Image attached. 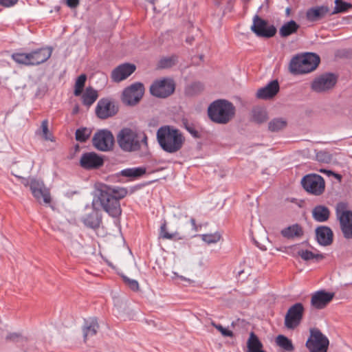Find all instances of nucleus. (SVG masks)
Returning <instances> with one entry per match:
<instances>
[{
	"instance_id": "aec40b11",
	"label": "nucleus",
	"mask_w": 352,
	"mask_h": 352,
	"mask_svg": "<svg viewBox=\"0 0 352 352\" xmlns=\"http://www.w3.org/2000/svg\"><path fill=\"white\" fill-rule=\"evenodd\" d=\"M133 64L124 63L116 67L111 72V79L113 82H119L128 78L135 71Z\"/></svg>"
},
{
	"instance_id": "b1692460",
	"label": "nucleus",
	"mask_w": 352,
	"mask_h": 352,
	"mask_svg": "<svg viewBox=\"0 0 352 352\" xmlns=\"http://www.w3.org/2000/svg\"><path fill=\"white\" fill-rule=\"evenodd\" d=\"M99 328L100 326L97 318L93 317L85 320L82 327L84 342H86L88 338L96 336Z\"/></svg>"
},
{
	"instance_id": "cd10ccee",
	"label": "nucleus",
	"mask_w": 352,
	"mask_h": 352,
	"mask_svg": "<svg viewBox=\"0 0 352 352\" xmlns=\"http://www.w3.org/2000/svg\"><path fill=\"white\" fill-rule=\"evenodd\" d=\"M300 25L294 20L285 23L279 29V34L282 38H286L296 32L299 29Z\"/></svg>"
},
{
	"instance_id": "a878e982",
	"label": "nucleus",
	"mask_w": 352,
	"mask_h": 352,
	"mask_svg": "<svg viewBox=\"0 0 352 352\" xmlns=\"http://www.w3.org/2000/svg\"><path fill=\"white\" fill-rule=\"evenodd\" d=\"M313 219L317 222H325L329 220L330 217L329 209L323 205L316 206L311 211Z\"/></svg>"
},
{
	"instance_id": "f704fd0d",
	"label": "nucleus",
	"mask_w": 352,
	"mask_h": 352,
	"mask_svg": "<svg viewBox=\"0 0 352 352\" xmlns=\"http://www.w3.org/2000/svg\"><path fill=\"white\" fill-rule=\"evenodd\" d=\"M160 236L164 239H183L185 236H180L177 232L169 233L166 231V223L164 221L160 227Z\"/></svg>"
},
{
	"instance_id": "9b49d317",
	"label": "nucleus",
	"mask_w": 352,
	"mask_h": 352,
	"mask_svg": "<svg viewBox=\"0 0 352 352\" xmlns=\"http://www.w3.org/2000/svg\"><path fill=\"white\" fill-rule=\"evenodd\" d=\"M329 344L328 338L318 329H310V336L306 346L311 352H327Z\"/></svg>"
},
{
	"instance_id": "473e14b6",
	"label": "nucleus",
	"mask_w": 352,
	"mask_h": 352,
	"mask_svg": "<svg viewBox=\"0 0 352 352\" xmlns=\"http://www.w3.org/2000/svg\"><path fill=\"white\" fill-rule=\"evenodd\" d=\"M146 173V168L143 167L129 168L121 171V175L126 177L137 178Z\"/></svg>"
},
{
	"instance_id": "4be33fe9",
	"label": "nucleus",
	"mask_w": 352,
	"mask_h": 352,
	"mask_svg": "<svg viewBox=\"0 0 352 352\" xmlns=\"http://www.w3.org/2000/svg\"><path fill=\"white\" fill-rule=\"evenodd\" d=\"M330 15V9L327 6L312 7L306 12V19L311 22L318 21Z\"/></svg>"
},
{
	"instance_id": "09e8293b",
	"label": "nucleus",
	"mask_w": 352,
	"mask_h": 352,
	"mask_svg": "<svg viewBox=\"0 0 352 352\" xmlns=\"http://www.w3.org/2000/svg\"><path fill=\"white\" fill-rule=\"evenodd\" d=\"M186 129H187V131L195 138H198L199 137V133L198 131L192 126H190V125H186Z\"/></svg>"
},
{
	"instance_id": "8fccbe9b",
	"label": "nucleus",
	"mask_w": 352,
	"mask_h": 352,
	"mask_svg": "<svg viewBox=\"0 0 352 352\" xmlns=\"http://www.w3.org/2000/svg\"><path fill=\"white\" fill-rule=\"evenodd\" d=\"M79 3V0H66L67 6L70 8H76L78 6Z\"/></svg>"
},
{
	"instance_id": "58836bf2",
	"label": "nucleus",
	"mask_w": 352,
	"mask_h": 352,
	"mask_svg": "<svg viewBox=\"0 0 352 352\" xmlns=\"http://www.w3.org/2000/svg\"><path fill=\"white\" fill-rule=\"evenodd\" d=\"M201 239L208 244L217 243L221 239V234L219 232L213 234H205L201 235Z\"/></svg>"
},
{
	"instance_id": "4d7b16f0",
	"label": "nucleus",
	"mask_w": 352,
	"mask_h": 352,
	"mask_svg": "<svg viewBox=\"0 0 352 352\" xmlns=\"http://www.w3.org/2000/svg\"><path fill=\"white\" fill-rule=\"evenodd\" d=\"M199 58L202 60L204 58V55H200Z\"/></svg>"
},
{
	"instance_id": "e433bc0d",
	"label": "nucleus",
	"mask_w": 352,
	"mask_h": 352,
	"mask_svg": "<svg viewBox=\"0 0 352 352\" xmlns=\"http://www.w3.org/2000/svg\"><path fill=\"white\" fill-rule=\"evenodd\" d=\"M91 134V129L87 127L78 129L75 133L76 140L80 142H85Z\"/></svg>"
},
{
	"instance_id": "6e6d98bb",
	"label": "nucleus",
	"mask_w": 352,
	"mask_h": 352,
	"mask_svg": "<svg viewBox=\"0 0 352 352\" xmlns=\"http://www.w3.org/2000/svg\"><path fill=\"white\" fill-rule=\"evenodd\" d=\"M78 111V107H76V108L74 109V111H73L74 113H76Z\"/></svg>"
},
{
	"instance_id": "7c9ffc66",
	"label": "nucleus",
	"mask_w": 352,
	"mask_h": 352,
	"mask_svg": "<svg viewBox=\"0 0 352 352\" xmlns=\"http://www.w3.org/2000/svg\"><path fill=\"white\" fill-rule=\"evenodd\" d=\"M297 254L305 261H312L314 262H319L324 258V256L322 254L314 253L308 250H298Z\"/></svg>"
},
{
	"instance_id": "bf43d9fd",
	"label": "nucleus",
	"mask_w": 352,
	"mask_h": 352,
	"mask_svg": "<svg viewBox=\"0 0 352 352\" xmlns=\"http://www.w3.org/2000/svg\"><path fill=\"white\" fill-rule=\"evenodd\" d=\"M104 81H107V78L105 76H104Z\"/></svg>"
},
{
	"instance_id": "2eb2a0df",
	"label": "nucleus",
	"mask_w": 352,
	"mask_h": 352,
	"mask_svg": "<svg viewBox=\"0 0 352 352\" xmlns=\"http://www.w3.org/2000/svg\"><path fill=\"white\" fill-rule=\"evenodd\" d=\"M252 21L250 29L257 36L271 38L276 34V28L273 25H268L267 21L258 15L256 14Z\"/></svg>"
},
{
	"instance_id": "a18cd8bd",
	"label": "nucleus",
	"mask_w": 352,
	"mask_h": 352,
	"mask_svg": "<svg viewBox=\"0 0 352 352\" xmlns=\"http://www.w3.org/2000/svg\"><path fill=\"white\" fill-rule=\"evenodd\" d=\"M211 325H212L214 328L219 331L223 336L230 338L233 336L232 331L224 328L222 325L219 324L215 323L212 320L211 321Z\"/></svg>"
},
{
	"instance_id": "a211bd4d",
	"label": "nucleus",
	"mask_w": 352,
	"mask_h": 352,
	"mask_svg": "<svg viewBox=\"0 0 352 352\" xmlns=\"http://www.w3.org/2000/svg\"><path fill=\"white\" fill-rule=\"evenodd\" d=\"M79 164L85 170L98 169L103 166L104 158L95 152H87L82 155Z\"/></svg>"
},
{
	"instance_id": "72a5a7b5",
	"label": "nucleus",
	"mask_w": 352,
	"mask_h": 352,
	"mask_svg": "<svg viewBox=\"0 0 352 352\" xmlns=\"http://www.w3.org/2000/svg\"><path fill=\"white\" fill-rule=\"evenodd\" d=\"M287 121L283 118H274L268 123V129L272 132H277L287 126Z\"/></svg>"
},
{
	"instance_id": "1a4fd4ad",
	"label": "nucleus",
	"mask_w": 352,
	"mask_h": 352,
	"mask_svg": "<svg viewBox=\"0 0 352 352\" xmlns=\"http://www.w3.org/2000/svg\"><path fill=\"white\" fill-rule=\"evenodd\" d=\"M301 184L305 190L313 195L320 196L325 190L324 178L318 174H308L301 179Z\"/></svg>"
},
{
	"instance_id": "9d476101",
	"label": "nucleus",
	"mask_w": 352,
	"mask_h": 352,
	"mask_svg": "<svg viewBox=\"0 0 352 352\" xmlns=\"http://www.w3.org/2000/svg\"><path fill=\"white\" fill-rule=\"evenodd\" d=\"M175 89V83L171 78H164L155 80L149 91L152 96L158 98H166L172 95Z\"/></svg>"
},
{
	"instance_id": "423d86ee",
	"label": "nucleus",
	"mask_w": 352,
	"mask_h": 352,
	"mask_svg": "<svg viewBox=\"0 0 352 352\" xmlns=\"http://www.w3.org/2000/svg\"><path fill=\"white\" fill-rule=\"evenodd\" d=\"M52 51V47H45L29 53H14L12 58L19 64L27 66L38 65L46 62L51 57Z\"/></svg>"
},
{
	"instance_id": "49530a36",
	"label": "nucleus",
	"mask_w": 352,
	"mask_h": 352,
	"mask_svg": "<svg viewBox=\"0 0 352 352\" xmlns=\"http://www.w3.org/2000/svg\"><path fill=\"white\" fill-rule=\"evenodd\" d=\"M41 129L43 132V136L45 140H50L47 135L49 133V129H48V121L47 120H44L41 122Z\"/></svg>"
},
{
	"instance_id": "de8ad7c7",
	"label": "nucleus",
	"mask_w": 352,
	"mask_h": 352,
	"mask_svg": "<svg viewBox=\"0 0 352 352\" xmlns=\"http://www.w3.org/2000/svg\"><path fill=\"white\" fill-rule=\"evenodd\" d=\"M18 1L19 0H0V5L3 7L9 8L14 6Z\"/></svg>"
},
{
	"instance_id": "412c9836",
	"label": "nucleus",
	"mask_w": 352,
	"mask_h": 352,
	"mask_svg": "<svg viewBox=\"0 0 352 352\" xmlns=\"http://www.w3.org/2000/svg\"><path fill=\"white\" fill-rule=\"evenodd\" d=\"M316 238L320 245L328 246L333 243V233L329 227L320 226L316 229Z\"/></svg>"
},
{
	"instance_id": "0eeeda50",
	"label": "nucleus",
	"mask_w": 352,
	"mask_h": 352,
	"mask_svg": "<svg viewBox=\"0 0 352 352\" xmlns=\"http://www.w3.org/2000/svg\"><path fill=\"white\" fill-rule=\"evenodd\" d=\"M22 183L25 186H30L33 197L39 202L41 201L45 204H50L52 197L50 189L47 188L42 180L30 178L29 180L24 179Z\"/></svg>"
},
{
	"instance_id": "39448f33",
	"label": "nucleus",
	"mask_w": 352,
	"mask_h": 352,
	"mask_svg": "<svg viewBox=\"0 0 352 352\" xmlns=\"http://www.w3.org/2000/svg\"><path fill=\"white\" fill-rule=\"evenodd\" d=\"M320 61L319 56L314 53L307 52L298 54L290 60L289 69L293 74H307L315 70Z\"/></svg>"
},
{
	"instance_id": "3c124183",
	"label": "nucleus",
	"mask_w": 352,
	"mask_h": 352,
	"mask_svg": "<svg viewBox=\"0 0 352 352\" xmlns=\"http://www.w3.org/2000/svg\"><path fill=\"white\" fill-rule=\"evenodd\" d=\"M173 274H174V276L173 277V278H175V277H177L179 278V279H181L182 280H184V281H186L188 284H191L192 283H194V280L190 279V278H187L184 276H179L177 273L176 272H173Z\"/></svg>"
},
{
	"instance_id": "f3484780",
	"label": "nucleus",
	"mask_w": 352,
	"mask_h": 352,
	"mask_svg": "<svg viewBox=\"0 0 352 352\" xmlns=\"http://www.w3.org/2000/svg\"><path fill=\"white\" fill-rule=\"evenodd\" d=\"M336 82L337 78L334 74H324L313 80L311 88L317 93L324 92L332 89Z\"/></svg>"
},
{
	"instance_id": "20e7f679",
	"label": "nucleus",
	"mask_w": 352,
	"mask_h": 352,
	"mask_svg": "<svg viewBox=\"0 0 352 352\" xmlns=\"http://www.w3.org/2000/svg\"><path fill=\"white\" fill-rule=\"evenodd\" d=\"M235 107L233 104L226 100H217L212 102L208 108L209 118L214 123L226 124L234 116Z\"/></svg>"
},
{
	"instance_id": "f257e3e1",
	"label": "nucleus",
	"mask_w": 352,
	"mask_h": 352,
	"mask_svg": "<svg viewBox=\"0 0 352 352\" xmlns=\"http://www.w3.org/2000/svg\"><path fill=\"white\" fill-rule=\"evenodd\" d=\"M126 195L127 190L124 188L101 185L92 201V207L102 208L111 217H118L122 213L120 200Z\"/></svg>"
},
{
	"instance_id": "c03bdc74",
	"label": "nucleus",
	"mask_w": 352,
	"mask_h": 352,
	"mask_svg": "<svg viewBox=\"0 0 352 352\" xmlns=\"http://www.w3.org/2000/svg\"><path fill=\"white\" fill-rule=\"evenodd\" d=\"M203 89V86L199 82H194L190 85L186 90V92L189 95H195L199 93Z\"/></svg>"
},
{
	"instance_id": "79ce46f5",
	"label": "nucleus",
	"mask_w": 352,
	"mask_h": 352,
	"mask_svg": "<svg viewBox=\"0 0 352 352\" xmlns=\"http://www.w3.org/2000/svg\"><path fill=\"white\" fill-rule=\"evenodd\" d=\"M316 160L322 163H329L332 160V155L327 151H320L316 155Z\"/></svg>"
},
{
	"instance_id": "f8f14e48",
	"label": "nucleus",
	"mask_w": 352,
	"mask_h": 352,
	"mask_svg": "<svg viewBox=\"0 0 352 352\" xmlns=\"http://www.w3.org/2000/svg\"><path fill=\"white\" fill-rule=\"evenodd\" d=\"M144 93V86L142 82H135L126 87L122 94V101L128 106L137 104Z\"/></svg>"
},
{
	"instance_id": "6e6552de",
	"label": "nucleus",
	"mask_w": 352,
	"mask_h": 352,
	"mask_svg": "<svg viewBox=\"0 0 352 352\" xmlns=\"http://www.w3.org/2000/svg\"><path fill=\"white\" fill-rule=\"evenodd\" d=\"M346 204L340 202L336 205V213L344 237L351 239H352V211L346 210Z\"/></svg>"
},
{
	"instance_id": "dca6fc26",
	"label": "nucleus",
	"mask_w": 352,
	"mask_h": 352,
	"mask_svg": "<svg viewBox=\"0 0 352 352\" xmlns=\"http://www.w3.org/2000/svg\"><path fill=\"white\" fill-rule=\"evenodd\" d=\"M95 111L98 118L105 120L115 116L118 111V107L112 100L103 98L98 102Z\"/></svg>"
},
{
	"instance_id": "c85d7f7f",
	"label": "nucleus",
	"mask_w": 352,
	"mask_h": 352,
	"mask_svg": "<svg viewBox=\"0 0 352 352\" xmlns=\"http://www.w3.org/2000/svg\"><path fill=\"white\" fill-rule=\"evenodd\" d=\"M303 230L298 224H294L281 230V234L287 239L301 237L303 235Z\"/></svg>"
},
{
	"instance_id": "7ed1b4c3",
	"label": "nucleus",
	"mask_w": 352,
	"mask_h": 352,
	"mask_svg": "<svg viewBox=\"0 0 352 352\" xmlns=\"http://www.w3.org/2000/svg\"><path fill=\"white\" fill-rule=\"evenodd\" d=\"M157 139L161 148L168 153H175L183 146L185 138L173 126H163L157 131Z\"/></svg>"
},
{
	"instance_id": "13d9d810",
	"label": "nucleus",
	"mask_w": 352,
	"mask_h": 352,
	"mask_svg": "<svg viewBox=\"0 0 352 352\" xmlns=\"http://www.w3.org/2000/svg\"><path fill=\"white\" fill-rule=\"evenodd\" d=\"M78 148H79L78 145H76V149H78Z\"/></svg>"
},
{
	"instance_id": "6ab92c4d",
	"label": "nucleus",
	"mask_w": 352,
	"mask_h": 352,
	"mask_svg": "<svg viewBox=\"0 0 352 352\" xmlns=\"http://www.w3.org/2000/svg\"><path fill=\"white\" fill-rule=\"evenodd\" d=\"M334 294L320 290L314 293L311 298V305L317 309H324L333 298Z\"/></svg>"
},
{
	"instance_id": "5fc2aeb1",
	"label": "nucleus",
	"mask_w": 352,
	"mask_h": 352,
	"mask_svg": "<svg viewBox=\"0 0 352 352\" xmlns=\"http://www.w3.org/2000/svg\"><path fill=\"white\" fill-rule=\"evenodd\" d=\"M195 38L192 36H189L186 38V42L190 45H192Z\"/></svg>"
},
{
	"instance_id": "393cba45",
	"label": "nucleus",
	"mask_w": 352,
	"mask_h": 352,
	"mask_svg": "<svg viewBox=\"0 0 352 352\" xmlns=\"http://www.w3.org/2000/svg\"><path fill=\"white\" fill-rule=\"evenodd\" d=\"M82 222L88 228L92 229L99 228L102 223V214L100 212V209L98 208H93L92 211L82 218Z\"/></svg>"
},
{
	"instance_id": "2f4dec72",
	"label": "nucleus",
	"mask_w": 352,
	"mask_h": 352,
	"mask_svg": "<svg viewBox=\"0 0 352 352\" xmlns=\"http://www.w3.org/2000/svg\"><path fill=\"white\" fill-rule=\"evenodd\" d=\"M98 91L92 87H89L86 88L85 93L82 96V100L84 105L90 107L98 99Z\"/></svg>"
},
{
	"instance_id": "864d4df0",
	"label": "nucleus",
	"mask_w": 352,
	"mask_h": 352,
	"mask_svg": "<svg viewBox=\"0 0 352 352\" xmlns=\"http://www.w3.org/2000/svg\"><path fill=\"white\" fill-rule=\"evenodd\" d=\"M18 335L16 333H11L6 337V340L14 341L18 338Z\"/></svg>"
},
{
	"instance_id": "c756f323",
	"label": "nucleus",
	"mask_w": 352,
	"mask_h": 352,
	"mask_svg": "<svg viewBox=\"0 0 352 352\" xmlns=\"http://www.w3.org/2000/svg\"><path fill=\"white\" fill-rule=\"evenodd\" d=\"M268 117L266 110L261 107H255L251 111V120L257 124L267 121Z\"/></svg>"
},
{
	"instance_id": "603ef678",
	"label": "nucleus",
	"mask_w": 352,
	"mask_h": 352,
	"mask_svg": "<svg viewBox=\"0 0 352 352\" xmlns=\"http://www.w3.org/2000/svg\"><path fill=\"white\" fill-rule=\"evenodd\" d=\"M190 223H191V225H192V232H197L198 231V228H199V226H198L196 224L195 219L192 218L190 219Z\"/></svg>"
},
{
	"instance_id": "ddd939ff",
	"label": "nucleus",
	"mask_w": 352,
	"mask_h": 352,
	"mask_svg": "<svg viewBox=\"0 0 352 352\" xmlns=\"http://www.w3.org/2000/svg\"><path fill=\"white\" fill-rule=\"evenodd\" d=\"M92 143L98 151H110L113 148L114 137L112 133L107 129L99 130L94 135Z\"/></svg>"
},
{
	"instance_id": "f03ea898",
	"label": "nucleus",
	"mask_w": 352,
	"mask_h": 352,
	"mask_svg": "<svg viewBox=\"0 0 352 352\" xmlns=\"http://www.w3.org/2000/svg\"><path fill=\"white\" fill-rule=\"evenodd\" d=\"M116 140L120 149L128 153L138 151L142 146H148V138L144 132L129 127L122 128L117 134Z\"/></svg>"
},
{
	"instance_id": "37998d69",
	"label": "nucleus",
	"mask_w": 352,
	"mask_h": 352,
	"mask_svg": "<svg viewBox=\"0 0 352 352\" xmlns=\"http://www.w3.org/2000/svg\"><path fill=\"white\" fill-rule=\"evenodd\" d=\"M122 278H123V280L124 282V283L131 289H132L133 291H138L139 290V283L137 280H133V279H130L129 278H128L127 276H122Z\"/></svg>"
},
{
	"instance_id": "ea45409f",
	"label": "nucleus",
	"mask_w": 352,
	"mask_h": 352,
	"mask_svg": "<svg viewBox=\"0 0 352 352\" xmlns=\"http://www.w3.org/2000/svg\"><path fill=\"white\" fill-rule=\"evenodd\" d=\"M335 4L336 6L334 10L332 12H330V15L346 12L349 8L351 7V4L346 3L342 0H336Z\"/></svg>"
},
{
	"instance_id": "4468645a",
	"label": "nucleus",
	"mask_w": 352,
	"mask_h": 352,
	"mask_svg": "<svg viewBox=\"0 0 352 352\" xmlns=\"http://www.w3.org/2000/svg\"><path fill=\"white\" fill-rule=\"evenodd\" d=\"M305 308L301 302L291 306L285 316V326L289 329H294L301 322Z\"/></svg>"
},
{
	"instance_id": "4c0bfd02",
	"label": "nucleus",
	"mask_w": 352,
	"mask_h": 352,
	"mask_svg": "<svg viewBox=\"0 0 352 352\" xmlns=\"http://www.w3.org/2000/svg\"><path fill=\"white\" fill-rule=\"evenodd\" d=\"M87 80V76L85 74L80 75L75 82L74 95L78 96L82 94L85 82Z\"/></svg>"
},
{
	"instance_id": "bb28decb",
	"label": "nucleus",
	"mask_w": 352,
	"mask_h": 352,
	"mask_svg": "<svg viewBox=\"0 0 352 352\" xmlns=\"http://www.w3.org/2000/svg\"><path fill=\"white\" fill-rule=\"evenodd\" d=\"M246 344V352H266L263 350V343L253 331L250 332Z\"/></svg>"
},
{
	"instance_id": "5701e85b",
	"label": "nucleus",
	"mask_w": 352,
	"mask_h": 352,
	"mask_svg": "<svg viewBox=\"0 0 352 352\" xmlns=\"http://www.w3.org/2000/svg\"><path fill=\"white\" fill-rule=\"evenodd\" d=\"M279 88L278 80H272L265 87H262L257 91L256 97L263 100L272 98L277 94L279 91Z\"/></svg>"
},
{
	"instance_id": "c9c22d12",
	"label": "nucleus",
	"mask_w": 352,
	"mask_h": 352,
	"mask_svg": "<svg viewBox=\"0 0 352 352\" xmlns=\"http://www.w3.org/2000/svg\"><path fill=\"white\" fill-rule=\"evenodd\" d=\"M276 343L279 346L287 351L292 352L294 349L292 340L285 336H278L276 338Z\"/></svg>"
},
{
	"instance_id": "a19ab883",
	"label": "nucleus",
	"mask_w": 352,
	"mask_h": 352,
	"mask_svg": "<svg viewBox=\"0 0 352 352\" xmlns=\"http://www.w3.org/2000/svg\"><path fill=\"white\" fill-rule=\"evenodd\" d=\"M177 58L175 56L164 57L162 58L158 63V67L162 69L169 68L175 65Z\"/></svg>"
}]
</instances>
